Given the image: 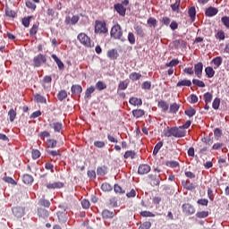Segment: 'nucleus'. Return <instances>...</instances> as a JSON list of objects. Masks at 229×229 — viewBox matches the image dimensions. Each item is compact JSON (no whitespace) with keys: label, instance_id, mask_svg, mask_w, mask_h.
Wrapping results in <instances>:
<instances>
[{"label":"nucleus","instance_id":"nucleus-51","mask_svg":"<svg viewBox=\"0 0 229 229\" xmlns=\"http://www.w3.org/2000/svg\"><path fill=\"white\" fill-rule=\"evenodd\" d=\"M135 155H136L135 151L128 150L125 152L123 157L124 158H135Z\"/></svg>","mask_w":229,"mask_h":229},{"label":"nucleus","instance_id":"nucleus-55","mask_svg":"<svg viewBox=\"0 0 229 229\" xmlns=\"http://www.w3.org/2000/svg\"><path fill=\"white\" fill-rule=\"evenodd\" d=\"M45 169H47V171H51V173H55V165L52 163H46Z\"/></svg>","mask_w":229,"mask_h":229},{"label":"nucleus","instance_id":"nucleus-37","mask_svg":"<svg viewBox=\"0 0 229 229\" xmlns=\"http://www.w3.org/2000/svg\"><path fill=\"white\" fill-rule=\"evenodd\" d=\"M67 98V91L65 89H62L61 91L58 92L57 94V98L59 101H64Z\"/></svg>","mask_w":229,"mask_h":229},{"label":"nucleus","instance_id":"nucleus-54","mask_svg":"<svg viewBox=\"0 0 229 229\" xmlns=\"http://www.w3.org/2000/svg\"><path fill=\"white\" fill-rule=\"evenodd\" d=\"M140 216L142 217H155V214L150 211H141Z\"/></svg>","mask_w":229,"mask_h":229},{"label":"nucleus","instance_id":"nucleus-43","mask_svg":"<svg viewBox=\"0 0 229 229\" xmlns=\"http://www.w3.org/2000/svg\"><path fill=\"white\" fill-rule=\"evenodd\" d=\"M116 31V38L123 39V30H121V26L119 24L115 25Z\"/></svg>","mask_w":229,"mask_h":229},{"label":"nucleus","instance_id":"nucleus-44","mask_svg":"<svg viewBox=\"0 0 229 229\" xmlns=\"http://www.w3.org/2000/svg\"><path fill=\"white\" fill-rule=\"evenodd\" d=\"M216 38H217V40H225V38H226L225 30H218L216 34Z\"/></svg>","mask_w":229,"mask_h":229},{"label":"nucleus","instance_id":"nucleus-17","mask_svg":"<svg viewBox=\"0 0 229 229\" xmlns=\"http://www.w3.org/2000/svg\"><path fill=\"white\" fill-rule=\"evenodd\" d=\"M72 94H74L75 96H77V94H81V92H83V89L81 88V85H72Z\"/></svg>","mask_w":229,"mask_h":229},{"label":"nucleus","instance_id":"nucleus-1","mask_svg":"<svg viewBox=\"0 0 229 229\" xmlns=\"http://www.w3.org/2000/svg\"><path fill=\"white\" fill-rule=\"evenodd\" d=\"M165 137H176V138L185 137V130H183V127H181V126L172 127L166 131Z\"/></svg>","mask_w":229,"mask_h":229},{"label":"nucleus","instance_id":"nucleus-10","mask_svg":"<svg viewBox=\"0 0 229 229\" xmlns=\"http://www.w3.org/2000/svg\"><path fill=\"white\" fill-rule=\"evenodd\" d=\"M218 12L217 8L210 6L206 9L205 15L206 17H214V15H217Z\"/></svg>","mask_w":229,"mask_h":229},{"label":"nucleus","instance_id":"nucleus-58","mask_svg":"<svg viewBox=\"0 0 229 229\" xmlns=\"http://www.w3.org/2000/svg\"><path fill=\"white\" fill-rule=\"evenodd\" d=\"M161 23L164 24V26H169L171 24V18H169V17H163L161 19Z\"/></svg>","mask_w":229,"mask_h":229},{"label":"nucleus","instance_id":"nucleus-62","mask_svg":"<svg viewBox=\"0 0 229 229\" xmlns=\"http://www.w3.org/2000/svg\"><path fill=\"white\" fill-rule=\"evenodd\" d=\"M128 41L130 44H135V34H133V32L128 34Z\"/></svg>","mask_w":229,"mask_h":229},{"label":"nucleus","instance_id":"nucleus-40","mask_svg":"<svg viewBox=\"0 0 229 229\" xmlns=\"http://www.w3.org/2000/svg\"><path fill=\"white\" fill-rule=\"evenodd\" d=\"M58 144V141L56 140L49 139L47 140V148H56V145Z\"/></svg>","mask_w":229,"mask_h":229},{"label":"nucleus","instance_id":"nucleus-18","mask_svg":"<svg viewBox=\"0 0 229 229\" xmlns=\"http://www.w3.org/2000/svg\"><path fill=\"white\" fill-rule=\"evenodd\" d=\"M22 182L25 185H31L33 183V176L26 174L22 177Z\"/></svg>","mask_w":229,"mask_h":229},{"label":"nucleus","instance_id":"nucleus-30","mask_svg":"<svg viewBox=\"0 0 229 229\" xmlns=\"http://www.w3.org/2000/svg\"><path fill=\"white\" fill-rule=\"evenodd\" d=\"M33 19V16H28L21 19V24L24 28H30V22Z\"/></svg>","mask_w":229,"mask_h":229},{"label":"nucleus","instance_id":"nucleus-50","mask_svg":"<svg viewBox=\"0 0 229 229\" xmlns=\"http://www.w3.org/2000/svg\"><path fill=\"white\" fill-rule=\"evenodd\" d=\"M81 207L82 208H84L85 210L90 208V201H89L88 199H84L81 200Z\"/></svg>","mask_w":229,"mask_h":229},{"label":"nucleus","instance_id":"nucleus-61","mask_svg":"<svg viewBox=\"0 0 229 229\" xmlns=\"http://www.w3.org/2000/svg\"><path fill=\"white\" fill-rule=\"evenodd\" d=\"M151 228V222H144L139 227V229H150Z\"/></svg>","mask_w":229,"mask_h":229},{"label":"nucleus","instance_id":"nucleus-63","mask_svg":"<svg viewBox=\"0 0 229 229\" xmlns=\"http://www.w3.org/2000/svg\"><path fill=\"white\" fill-rule=\"evenodd\" d=\"M39 157H40V151L38 149H33L32 150L33 160H37V158H39Z\"/></svg>","mask_w":229,"mask_h":229},{"label":"nucleus","instance_id":"nucleus-21","mask_svg":"<svg viewBox=\"0 0 229 229\" xmlns=\"http://www.w3.org/2000/svg\"><path fill=\"white\" fill-rule=\"evenodd\" d=\"M146 112L142 109H135L132 111L133 117H136V119H139L140 117H143L145 115Z\"/></svg>","mask_w":229,"mask_h":229},{"label":"nucleus","instance_id":"nucleus-53","mask_svg":"<svg viewBox=\"0 0 229 229\" xmlns=\"http://www.w3.org/2000/svg\"><path fill=\"white\" fill-rule=\"evenodd\" d=\"M3 180L6 183H11V185H17V182H15V180H13V178L12 177L5 176L3 178Z\"/></svg>","mask_w":229,"mask_h":229},{"label":"nucleus","instance_id":"nucleus-27","mask_svg":"<svg viewBox=\"0 0 229 229\" xmlns=\"http://www.w3.org/2000/svg\"><path fill=\"white\" fill-rule=\"evenodd\" d=\"M205 72L208 78H214V75L216 74V71H214V68H212L211 66L206 67Z\"/></svg>","mask_w":229,"mask_h":229},{"label":"nucleus","instance_id":"nucleus-24","mask_svg":"<svg viewBox=\"0 0 229 229\" xmlns=\"http://www.w3.org/2000/svg\"><path fill=\"white\" fill-rule=\"evenodd\" d=\"M8 116H9V121L11 123H13V121H15V118L17 117V111L14 110L13 108H11L8 111Z\"/></svg>","mask_w":229,"mask_h":229},{"label":"nucleus","instance_id":"nucleus-6","mask_svg":"<svg viewBox=\"0 0 229 229\" xmlns=\"http://www.w3.org/2000/svg\"><path fill=\"white\" fill-rule=\"evenodd\" d=\"M64 182H47L45 183V187H47L49 191L55 189H64Z\"/></svg>","mask_w":229,"mask_h":229},{"label":"nucleus","instance_id":"nucleus-49","mask_svg":"<svg viewBox=\"0 0 229 229\" xmlns=\"http://www.w3.org/2000/svg\"><path fill=\"white\" fill-rule=\"evenodd\" d=\"M38 31V25L34 24V25L31 27V29L30 30V37H33V36L37 35Z\"/></svg>","mask_w":229,"mask_h":229},{"label":"nucleus","instance_id":"nucleus-52","mask_svg":"<svg viewBox=\"0 0 229 229\" xmlns=\"http://www.w3.org/2000/svg\"><path fill=\"white\" fill-rule=\"evenodd\" d=\"M157 19L155 18H148L147 21V23L148 24V26L153 27V28H157Z\"/></svg>","mask_w":229,"mask_h":229},{"label":"nucleus","instance_id":"nucleus-33","mask_svg":"<svg viewBox=\"0 0 229 229\" xmlns=\"http://www.w3.org/2000/svg\"><path fill=\"white\" fill-rule=\"evenodd\" d=\"M113 189L114 187H112V185H110V183H107V182L102 183L101 185V190L104 192H110V191H113Z\"/></svg>","mask_w":229,"mask_h":229},{"label":"nucleus","instance_id":"nucleus-8","mask_svg":"<svg viewBox=\"0 0 229 229\" xmlns=\"http://www.w3.org/2000/svg\"><path fill=\"white\" fill-rule=\"evenodd\" d=\"M12 212L15 217L21 218L24 216V209L22 207H14L12 208Z\"/></svg>","mask_w":229,"mask_h":229},{"label":"nucleus","instance_id":"nucleus-13","mask_svg":"<svg viewBox=\"0 0 229 229\" xmlns=\"http://www.w3.org/2000/svg\"><path fill=\"white\" fill-rule=\"evenodd\" d=\"M151 171L149 165H140L138 169L139 174H148Z\"/></svg>","mask_w":229,"mask_h":229},{"label":"nucleus","instance_id":"nucleus-16","mask_svg":"<svg viewBox=\"0 0 229 229\" xmlns=\"http://www.w3.org/2000/svg\"><path fill=\"white\" fill-rule=\"evenodd\" d=\"M5 16L9 17V19H15V17H17V13L10 9V7L5 6Z\"/></svg>","mask_w":229,"mask_h":229},{"label":"nucleus","instance_id":"nucleus-15","mask_svg":"<svg viewBox=\"0 0 229 229\" xmlns=\"http://www.w3.org/2000/svg\"><path fill=\"white\" fill-rule=\"evenodd\" d=\"M50 128H53L54 131L57 133H60V131H62V128H64V126L62 125V123L60 122H55L53 123L49 124Z\"/></svg>","mask_w":229,"mask_h":229},{"label":"nucleus","instance_id":"nucleus-34","mask_svg":"<svg viewBox=\"0 0 229 229\" xmlns=\"http://www.w3.org/2000/svg\"><path fill=\"white\" fill-rule=\"evenodd\" d=\"M221 106V98H216L213 100L212 108H214V110H219V106Z\"/></svg>","mask_w":229,"mask_h":229},{"label":"nucleus","instance_id":"nucleus-9","mask_svg":"<svg viewBox=\"0 0 229 229\" xmlns=\"http://www.w3.org/2000/svg\"><path fill=\"white\" fill-rule=\"evenodd\" d=\"M194 72L198 78H201L203 74V63H198L194 65Z\"/></svg>","mask_w":229,"mask_h":229},{"label":"nucleus","instance_id":"nucleus-19","mask_svg":"<svg viewBox=\"0 0 229 229\" xmlns=\"http://www.w3.org/2000/svg\"><path fill=\"white\" fill-rule=\"evenodd\" d=\"M188 15L191 18V22L196 21V7L192 6L188 10Z\"/></svg>","mask_w":229,"mask_h":229},{"label":"nucleus","instance_id":"nucleus-28","mask_svg":"<svg viewBox=\"0 0 229 229\" xmlns=\"http://www.w3.org/2000/svg\"><path fill=\"white\" fill-rule=\"evenodd\" d=\"M38 205H39V207H45L46 208H49V207H51V202L46 199H40Z\"/></svg>","mask_w":229,"mask_h":229},{"label":"nucleus","instance_id":"nucleus-2","mask_svg":"<svg viewBox=\"0 0 229 229\" xmlns=\"http://www.w3.org/2000/svg\"><path fill=\"white\" fill-rule=\"evenodd\" d=\"M77 38L79 42L84 46V47H94V44H92V39H90V37H88L87 34L84 32H81L78 36Z\"/></svg>","mask_w":229,"mask_h":229},{"label":"nucleus","instance_id":"nucleus-5","mask_svg":"<svg viewBox=\"0 0 229 229\" xmlns=\"http://www.w3.org/2000/svg\"><path fill=\"white\" fill-rule=\"evenodd\" d=\"M46 55L39 54L33 58L34 67H40L42 64H46Z\"/></svg>","mask_w":229,"mask_h":229},{"label":"nucleus","instance_id":"nucleus-14","mask_svg":"<svg viewBox=\"0 0 229 229\" xmlns=\"http://www.w3.org/2000/svg\"><path fill=\"white\" fill-rule=\"evenodd\" d=\"M129 103L132 106H142V98L132 97L130 98Z\"/></svg>","mask_w":229,"mask_h":229},{"label":"nucleus","instance_id":"nucleus-35","mask_svg":"<svg viewBox=\"0 0 229 229\" xmlns=\"http://www.w3.org/2000/svg\"><path fill=\"white\" fill-rule=\"evenodd\" d=\"M184 114L188 115V117H194V115H196V109L193 107H189L184 111Z\"/></svg>","mask_w":229,"mask_h":229},{"label":"nucleus","instance_id":"nucleus-45","mask_svg":"<svg viewBox=\"0 0 229 229\" xmlns=\"http://www.w3.org/2000/svg\"><path fill=\"white\" fill-rule=\"evenodd\" d=\"M180 64V60L173 59L171 62L165 64V67H176Z\"/></svg>","mask_w":229,"mask_h":229},{"label":"nucleus","instance_id":"nucleus-3","mask_svg":"<svg viewBox=\"0 0 229 229\" xmlns=\"http://www.w3.org/2000/svg\"><path fill=\"white\" fill-rule=\"evenodd\" d=\"M95 33H108V29H106V23L105 21H96Z\"/></svg>","mask_w":229,"mask_h":229},{"label":"nucleus","instance_id":"nucleus-64","mask_svg":"<svg viewBox=\"0 0 229 229\" xmlns=\"http://www.w3.org/2000/svg\"><path fill=\"white\" fill-rule=\"evenodd\" d=\"M107 56H108V58H110L111 60H114V59H115V49L108 50V52H107Z\"/></svg>","mask_w":229,"mask_h":229},{"label":"nucleus","instance_id":"nucleus-20","mask_svg":"<svg viewBox=\"0 0 229 229\" xmlns=\"http://www.w3.org/2000/svg\"><path fill=\"white\" fill-rule=\"evenodd\" d=\"M34 99L36 103H41V104H45L47 103V100L46 99V97H43L40 94H35L34 95Z\"/></svg>","mask_w":229,"mask_h":229},{"label":"nucleus","instance_id":"nucleus-48","mask_svg":"<svg viewBox=\"0 0 229 229\" xmlns=\"http://www.w3.org/2000/svg\"><path fill=\"white\" fill-rule=\"evenodd\" d=\"M140 78H142V75L138 72H132L130 74V80H132V81H137Z\"/></svg>","mask_w":229,"mask_h":229},{"label":"nucleus","instance_id":"nucleus-12","mask_svg":"<svg viewBox=\"0 0 229 229\" xmlns=\"http://www.w3.org/2000/svg\"><path fill=\"white\" fill-rule=\"evenodd\" d=\"M182 212H184V214L192 215L194 212H196V210L192 205L186 203L182 205Z\"/></svg>","mask_w":229,"mask_h":229},{"label":"nucleus","instance_id":"nucleus-7","mask_svg":"<svg viewBox=\"0 0 229 229\" xmlns=\"http://www.w3.org/2000/svg\"><path fill=\"white\" fill-rule=\"evenodd\" d=\"M115 216V209L110 210V209H104L102 211V217L103 219H113Z\"/></svg>","mask_w":229,"mask_h":229},{"label":"nucleus","instance_id":"nucleus-38","mask_svg":"<svg viewBox=\"0 0 229 229\" xmlns=\"http://www.w3.org/2000/svg\"><path fill=\"white\" fill-rule=\"evenodd\" d=\"M208 211H199L196 213V217L199 219H205V217H208Z\"/></svg>","mask_w":229,"mask_h":229},{"label":"nucleus","instance_id":"nucleus-31","mask_svg":"<svg viewBox=\"0 0 229 229\" xmlns=\"http://www.w3.org/2000/svg\"><path fill=\"white\" fill-rule=\"evenodd\" d=\"M56 215L60 223H64V221H67V215L64 212L58 211Z\"/></svg>","mask_w":229,"mask_h":229},{"label":"nucleus","instance_id":"nucleus-32","mask_svg":"<svg viewBox=\"0 0 229 229\" xmlns=\"http://www.w3.org/2000/svg\"><path fill=\"white\" fill-rule=\"evenodd\" d=\"M214 96L210 92H207L203 95V99L206 104L212 103Z\"/></svg>","mask_w":229,"mask_h":229},{"label":"nucleus","instance_id":"nucleus-46","mask_svg":"<svg viewBox=\"0 0 229 229\" xmlns=\"http://www.w3.org/2000/svg\"><path fill=\"white\" fill-rule=\"evenodd\" d=\"M96 89L98 90H105V89H106V84H105V82L99 81L96 83Z\"/></svg>","mask_w":229,"mask_h":229},{"label":"nucleus","instance_id":"nucleus-36","mask_svg":"<svg viewBox=\"0 0 229 229\" xmlns=\"http://www.w3.org/2000/svg\"><path fill=\"white\" fill-rule=\"evenodd\" d=\"M181 0H176L174 4H171V8L173 12H177V13L180 12V4H181Z\"/></svg>","mask_w":229,"mask_h":229},{"label":"nucleus","instance_id":"nucleus-60","mask_svg":"<svg viewBox=\"0 0 229 229\" xmlns=\"http://www.w3.org/2000/svg\"><path fill=\"white\" fill-rule=\"evenodd\" d=\"M198 205H201L202 207H208V199H200L197 201Z\"/></svg>","mask_w":229,"mask_h":229},{"label":"nucleus","instance_id":"nucleus-42","mask_svg":"<svg viewBox=\"0 0 229 229\" xmlns=\"http://www.w3.org/2000/svg\"><path fill=\"white\" fill-rule=\"evenodd\" d=\"M134 30L139 37H144V30L140 25L134 26Z\"/></svg>","mask_w":229,"mask_h":229},{"label":"nucleus","instance_id":"nucleus-47","mask_svg":"<svg viewBox=\"0 0 229 229\" xmlns=\"http://www.w3.org/2000/svg\"><path fill=\"white\" fill-rule=\"evenodd\" d=\"M178 110H180V105L174 103L170 106V112L172 114H176V112H178Z\"/></svg>","mask_w":229,"mask_h":229},{"label":"nucleus","instance_id":"nucleus-59","mask_svg":"<svg viewBox=\"0 0 229 229\" xmlns=\"http://www.w3.org/2000/svg\"><path fill=\"white\" fill-rule=\"evenodd\" d=\"M192 83H193V85H196L197 87H205V82H203L202 81L197 80V79H193Z\"/></svg>","mask_w":229,"mask_h":229},{"label":"nucleus","instance_id":"nucleus-57","mask_svg":"<svg viewBox=\"0 0 229 229\" xmlns=\"http://www.w3.org/2000/svg\"><path fill=\"white\" fill-rule=\"evenodd\" d=\"M26 6H27V8H30V10H36V8H37V5L31 0H28L26 2Z\"/></svg>","mask_w":229,"mask_h":229},{"label":"nucleus","instance_id":"nucleus-22","mask_svg":"<svg viewBox=\"0 0 229 229\" xmlns=\"http://www.w3.org/2000/svg\"><path fill=\"white\" fill-rule=\"evenodd\" d=\"M211 64H214V69H217L221 64H223V58L221 56H216L211 61Z\"/></svg>","mask_w":229,"mask_h":229},{"label":"nucleus","instance_id":"nucleus-41","mask_svg":"<svg viewBox=\"0 0 229 229\" xmlns=\"http://www.w3.org/2000/svg\"><path fill=\"white\" fill-rule=\"evenodd\" d=\"M164 146V143L162 141H159L158 143H157V145L154 148L153 150V155L157 156L158 155V151H160L161 148Z\"/></svg>","mask_w":229,"mask_h":229},{"label":"nucleus","instance_id":"nucleus-26","mask_svg":"<svg viewBox=\"0 0 229 229\" xmlns=\"http://www.w3.org/2000/svg\"><path fill=\"white\" fill-rule=\"evenodd\" d=\"M94 90H96V88H94V86H90L89 88H88L85 91V96H84L85 99H89L92 98V94Z\"/></svg>","mask_w":229,"mask_h":229},{"label":"nucleus","instance_id":"nucleus-4","mask_svg":"<svg viewBox=\"0 0 229 229\" xmlns=\"http://www.w3.org/2000/svg\"><path fill=\"white\" fill-rule=\"evenodd\" d=\"M128 4H130V1L129 0H123L122 2V4H117L115 5L116 12L120 15H122V17H124V15H126V8L124 6H128Z\"/></svg>","mask_w":229,"mask_h":229},{"label":"nucleus","instance_id":"nucleus-11","mask_svg":"<svg viewBox=\"0 0 229 229\" xmlns=\"http://www.w3.org/2000/svg\"><path fill=\"white\" fill-rule=\"evenodd\" d=\"M38 216L41 219H47L49 217V211L44 208H38Z\"/></svg>","mask_w":229,"mask_h":229},{"label":"nucleus","instance_id":"nucleus-56","mask_svg":"<svg viewBox=\"0 0 229 229\" xmlns=\"http://www.w3.org/2000/svg\"><path fill=\"white\" fill-rule=\"evenodd\" d=\"M221 21L223 22L224 26L229 30V16L222 17Z\"/></svg>","mask_w":229,"mask_h":229},{"label":"nucleus","instance_id":"nucleus-29","mask_svg":"<svg viewBox=\"0 0 229 229\" xmlns=\"http://www.w3.org/2000/svg\"><path fill=\"white\" fill-rule=\"evenodd\" d=\"M192 82L189 80H182L177 82L176 87H191Z\"/></svg>","mask_w":229,"mask_h":229},{"label":"nucleus","instance_id":"nucleus-39","mask_svg":"<svg viewBox=\"0 0 229 229\" xmlns=\"http://www.w3.org/2000/svg\"><path fill=\"white\" fill-rule=\"evenodd\" d=\"M150 183H151V185H153V187L158 186V185H160V179L158 177L150 175Z\"/></svg>","mask_w":229,"mask_h":229},{"label":"nucleus","instance_id":"nucleus-23","mask_svg":"<svg viewBox=\"0 0 229 229\" xmlns=\"http://www.w3.org/2000/svg\"><path fill=\"white\" fill-rule=\"evenodd\" d=\"M157 106L158 108H161L163 112H167V110H169V105L164 100H160L157 104Z\"/></svg>","mask_w":229,"mask_h":229},{"label":"nucleus","instance_id":"nucleus-25","mask_svg":"<svg viewBox=\"0 0 229 229\" xmlns=\"http://www.w3.org/2000/svg\"><path fill=\"white\" fill-rule=\"evenodd\" d=\"M52 58L57 64L58 69L60 71H62L64 69V63L62 62V60H60V58H58V56H56V55H52Z\"/></svg>","mask_w":229,"mask_h":229}]
</instances>
